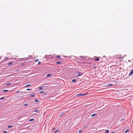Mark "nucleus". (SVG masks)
Segmentation results:
<instances>
[{
    "instance_id": "21",
    "label": "nucleus",
    "mask_w": 133,
    "mask_h": 133,
    "mask_svg": "<svg viewBox=\"0 0 133 133\" xmlns=\"http://www.w3.org/2000/svg\"><path fill=\"white\" fill-rule=\"evenodd\" d=\"M82 130H80L79 131L78 133H80L82 132Z\"/></svg>"
},
{
    "instance_id": "30",
    "label": "nucleus",
    "mask_w": 133,
    "mask_h": 133,
    "mask_svg": "<svg viewBox=\"0 0 133 133\" xmlns=\"http://www.w3.org/2000/svg\"><path fill=\"white\" fill-rule=\"evenodd\" d=\"M38 60V59H37L36 60L35 62H37Z\"/></svg>"
},
{
    "instance_id": "18",
    "label": "nucleus",
    "mask_w": 133,
    "mask_h": 133,
    "mask_svg": "<svg viewBox=\"0 0 133 133\" xmlns=\"http://www.w3.org/2000/svg\"><path fill=\"white\" fill-rule=\"evenodd\" d=\"M51 75L50 74H48L47 75V77H49Z\"/></svg>"
},
{
    "instance_id": "26",
    "label": "nucleus",
    "mask_w": 133,
    "mask_h": 133,
    "mask_svg": "<svg viewBox=\"0 0 133 133\" xmlns=\"http://www.w3.org/2000/svg\"><path fill=\"white\" fill-rule=\"evenodd\" d=\"M41 63V62L40 61H39L38 62V64H40Z\"/></svg>"
},
{
    "instance_id": "5",
    "label": "nucleus",
    "mask_w": 133,
    "mask_h": 133,
    "mask_svg": "<svg viewBox=\"0 0 133 133\" xmlns=\"http://www.w3.org/2000/svg\"><path fill=\"white\" fill-rule=\"evenodd\" d=\"M13 63V62L12 61H11L9 63H8V64L9 65H11Z\"/></svg>"
},
{
    "instance_id": "16",
    "label": "nucleus",
    "mask_w": 133,
    "mask_h": 133,
    "mask_svg": "<svg viewBox=\"0 0 133 133\" xmlns=\"http://www.w3.org/2000/svg\"><path fill=\"white\" fill-rule=\"evenodd\" d=\"M33 121V118H32L30 119V121Z\"/></svg>"
},
{
    "instance_id": "17",
    "label": "nucleus",
    "mask_w": 133,
    "mask_h": 133,
    "mask_svg": "<svg viewBox=\"0 0 133 133\" xmlns=\"http://www.w3.org/2000/svg\"><path fill=\"white\" fill-rule=\"evenodd\" d=\"M30 84L27 85H26L25 87H28V86H30Z\"/></svg>"
},
{
    "instance_id": "25",
    "label": "nucleus",
    "mask_w": 133,
    "mask_h": 133,
    "mask_svg": "<svg viewBox=\"0 0 133 133\" xmlns=\"http://www.w3.org/2000/svg\"><path fill=\"white\" fill-rule=\"evenodd\" d=\"M44 92L43 91H40L39 92L40 93H44Z\"/></svg>"
},
{
    "instance_id": "36",
    "label": "nucleus",
    "mask_w": 133,
    "mask_h": 133,
    "mask_svg": "<svg viewBox=\"0 0 133 133\" xmlns=\"http://www.w3.org/2000/svg\"><path fill=\"white\" fill-rule=\"evenodd\" d=\"M85 94H86V95L87 94H88V93H86Z\"/></svg>"
},
{
    "instance_id": "14",
    "label": "nucleus",
    "mask_w": 133,
    "mask_h": 133,
    "mask_svg": "<svg viewBox=\"0 0 133 133\" xmlns=\"http://www.w3.org/2000/svg\"><path fill=\"white\" fill-rule=\"evenodd\" d=\"M128 131H129L128 130H125V133H126L128 132Z\"/></svg>"
},
{
    "instance_id": "3",
    "label": "nucleus",
    "mask_w": 133,
    "mask_h": 133,
    "mask_svg": "<svg viewBox=\"0 0 133 133\" xmlns=\"http://www.w3.org/2000/svg\"><path fill=\"white\" fill-rule=\"evenodd\" d=\"M34 112H37V113H39V111L38 110H34Z\"/></svg>"
},
{
    "instance_id": "28",
    "label": "nucleus",
    "mask_w": 133,
    "mask_h": 133,
    "mask_svg": "<svg viewBox=\"0 0 133 133\" xmlns=\"http://www.w3.org/2000/svg\"><path fill=\"white\" fill-rule=\"evenodd\" d=\"M30 96H31V97H33V95H32V94L30 95Z\"/></svg>"
},
{
    "instance_id": "8",
    "label": "nucleus",
    "mask_w": 133,
    "mask_h": 133,
    "mask_svg": "<svg viewBox=\"0 0 133 133\" xmlns=\"http://www.w3.org/2000/svg\"><path fill=\"white\" fill-rule=\"evenodd\" d=\"M109 130H107L105 131V133H109Z\"/></svg>"
},
{
    "instance_id": "19",
    "label": "nucleus",
    "mask_w": 133,
    "mask_h": 133,
    "mask_svg": "<svg viewBox=\"0 0 133 133\" xmlns=\"http://www.w3.org/2000/svg\"><path fill=\"white\" fill-rule=\"evenodd\" d=\"M35 101L36 102H38V101L37 99L35 100Z\"/></svg>"
},
{
    "instance_id": "4",
    "label": "nucleus",
    "mask_w": 133,
    "mask_h": 133,
    "mask_svg": "<svg viewBox=\"0 0 133 133\" xmlns=\"http://www.w3.org/2000/svg\"><path fill=\"white\" fill-rule=\"evenodd\" d=\"M79 57L82 59H84L85 58L84 57V56H79Z\"/></svg>"
},
{
    "instance_id": "1",
    "label": "nucleus",
    "mask_w": 133,
    "mask_h": 133,
    "mask_svg": "<svg viewBox=\"0 0 133 133\" xmlns=\"http://www.w3.org/2000/svg\"><path fill=\"white\" fill-rule=\"evenodd\" d=\"M86 95V94H77L76 95V96H84Z\"/></svg>"
},
{
    "instance_id": "7",
    "label": "nucleus",
    "mask_w": 133,
    "mask_h": 133,
    "mask_svg": "<svg viewBox=\"0 0 133 133\" xmlns=\"http://www.w3.org/2000/svg\"><path fill=\"white\" fill-rule=\"evenodd\" d=\"M77 75L78 76H79L81 75L80 73L79 72L77 73Z\"/></svg>"
},
{
    "instance_id": "12",
    "label": "nucleus",
    "mask_w": 133,
    "mask_h": 133,
    "mask_svg": "<svg viewBox=\"0 0 133 133\" xmlns=\"http://www.w3.org/2000/svg\"><path fill=\"white\" fill-rule=\"evenodd\" d=\"M56 57L58 58H59L60 57V56L59 55H57L56 56Z\"/></svg>"
},
{
    "instance_id": "15",
    "label": "nucleus",
    "mask_w": 133,
    "mask_h": 133,
    "mask_svg": "<svg viewBox=\"0 0 133 133\" xmlns=\"http://www.w3.org/2000/svg\"><path fill=\"white\" fill-rule=\"evenodd\" d=\"M72 81L73 82H75L76 81V80L75 79H73L72 80Z\"/></svg>"
},
{
    "instance_id": "23",
    "label": "nucleus",
    "mask_w": 133,
    "mask_h": 133,
    "mask_svg": "<svg viewBox=\"0 0 133 133\" xmlns=\"http://www.w3.org/2000/svg\"><path fill=\"white\" fill-rule=\"evenodd\" d=\"M7 132L6 131H3V133H7Z\"/></svg>"
},
{
    "instance_id": "6",
    "label": "nucleus",
    "mask_w": 133,
    "mask_h": 133,
    "mask_svg": "<svg viewBox=\"0 0 133 133\" xmlns=\"http://www.w3.org/2000/svg\"><path fill=\"white\" fill-rule=\"evenodd\" d=\"M99 57H98L97 58H96L95 59V61H99Z\"/></svg>"
},
{
    "instance_id": "31",
    "label": "nucleus",
    "mask_w": 133,
    "mask_h": 133,
    "mask_svg": "<svg viewBox=\"0 0 133 133\" xmlns=\"http://www.w3.org/2000/svg\"><path fill=\"white\" fill-rule=\"evenodd\" d=\"M26 90H30V89H26Z\"/></svg>"
},
{
    "instance_id": "9",
    "label": "nucleus",
    "mask_w": 133,
    "mask_h": 133,
    "mask_svg": "<svg viewBox=\"0 0 133 133\" xmlns=\"http://www.w3.org/2000/svg\"><path fill=\"white\" fill-rule=\"evenodd\" d=\"M96 115V114H92V115H91V117H92L95 116Z\"/></svg>"
},
{
    "instance_id": "11",
    "label": "nucleus",
    "mask_w": 133,
    "mask_h": 133,
    "mask_svg": "<svg viewBox=\"0 0 133 133\" xmlns=\"http://www.w3.org/2000/svg\"><path fill=\"white\" fill-rule=\"evenodd\" d=\"M12 127V125H10L8 126V127L9 128H11V127Z\"/></svg>"
},
{
    "instance_id": "32",
    "label": "nucleus",
    "mask_w": 133,
    "mask_h": 133,
    "mask_svg": "<svg viewBox=\"0 0 133 133\" xmlns=\"http://www.w3.org/2000/svg\"><path fill=\"white\" fill-rule=\"evenodd\" d=\"M11 84V83H8V84H7V85H9V84Z\"/></svg>"
},
{
    "instance_id": "10",
    "label": "nucleus",
    "mask_w": 133,
    "mask_h": 133,
    "mask_svg": "<svg viewBox=\"0 0 133 133\" xmlns=\"http://www.w3.org/2000/svg\"><path fill=\"white\" fill-rule=\"evenodd\" d=\"M4 98V97H2L0 98V100H2Z\"/></svg>"
},
{
    "instance_id": "20",
    "label": "nucleus",
    "mask_w": 133,
    "mask_h": 133,
    "mask_svg": "<svg viewBox=\"0 0 133 133\" xmlns=\"http://www.w3.org/2000/svg\"><path fill=\"white\" fill-rule=\"evenodd\" d=\"M112 85H113V84H109L108 85V86H112Z\"/></svg>"
},
{
    "instance_id": "22",
    "label": "nucleus",
    "mask_w": 133,
    "mask_h": 133,
    "mask_svg": "<svg viewBox=\"0 0 133 133\" xmlns=\"http://www.w3.org/2000/svg\"><path fill=\"white\" fill-rule=\"evenodd\" d=\"M8 91L7 90H3V92H7Z\"/></svg>"
},
{
    "instance_id": "13",
    "label": "nucleus",
    "mask_w": 133,
    "mask_h": 133,
    "mask_svg": "<svg viewBox=\"0 0 133 133\" xmlns=\"http://www.w3.org/2000/svg\"><path fill=\"white\" fill-rule=\"evenodd\" d=\"M56 64H61V62H56Z\"/></svg>"
},
{
    "instance_id": "35",
    "label": "nucleus",
    "mask_w": 133,
    "mask_h": 133,
    "mask_svg": "<svg viewBox=\"0 0 133 133\" xmlns=\"http://www.w3.org/2000/svg\"><path fill=\"white\" fill-rule=\"evenodd\" d=\"M5 58L6 59H8V58Z\"/></svg>"
},
{
    "instance_id": "34",
    "label": "nucleus",
    "mask_w": 133,
    "mask_h": 133,
    "mask_svg": "<svg viewBox=\"0 0 133 133\" xmlns=\"http://www.w3.org/2000/svg\"><path fill=\"white\" fill-rule=\"evenodd\" d=\"M111 133H115L114 132H111Z\"/></svg>"
},
{
    "instance_id": "24",
    "label": "nucleus",
    "mask_w": 133,
    "mask_h": 133,
    "mask_svg": "<svg viewBox=\"0 0 133 133\" xmlns=\"http://www.w3.org/2000/svg\"><path fill=\"white\" fill-rule=\"evenodd\" d=\"M39 89H43V88L42 87H40L39 88Z\"/></svg>"
},
{
    "instance_id": "33",
    "label": "nucleus",
    "mask_w": 133,
    "mask_h": 133,
    "mask_svg": "<svg viewBox=\"0 0 133 133\" xmlns=\"http://www.w3.org/2000/svg\"><path fill=\"white\" fill-rule=\"evenodd\" d=\"M19 92V91H17V92H16V93H18Z\"/></svg>"
},
{
    "instance_id": "27",
    "label": "nucleus",
    "mask_w": 133,
    "mask_h": 133,
    "mask_svg": "<svg viewBox=\"0 0 133 133\" xmlns=\"http://www.w3.org/2000/svg\"><path fill=\"white\" fill-rule=\"evenodd\" d=\"M58 130H57L54 133H56L58 132Z\"/></svg>"
},
{
    "instance_id": "29",
    "label": "nucleus",
    "mask_w": 133,
    "mask_h": 133,
    "mask_svg": "<svg viewBox=\"0 0 133 133\" xmlns=\"http://www.w3.org/2000/svg\"><path fill=\"white\" fill-rule=\"evenodd\" d=\"M27 105V104H25L24 105V106H26Z\"/></svg>"
},
{
    "instance_id": "2",
    "label": "nucleus",
    "mask_w": 133,
    "mask_h": 133,
    "mask_svg": "<svg viewBox=\"0 0 133 133\" xmlns=\"http://www.w3.org/2000/svg\"><path fill=\"white\" fill-rule=\"evenodd\" d=\"M133 74V69L131 70V72L129 75V76H130Z\"/></svg>"
}]
</instances>
